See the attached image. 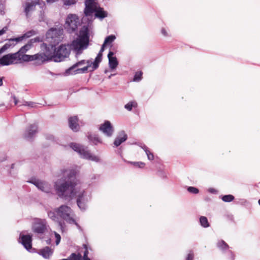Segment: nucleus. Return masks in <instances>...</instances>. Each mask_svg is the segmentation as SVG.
Wrapping results in <instances>:
<instances>
[{
	"label": "nucleus",
	"instance_id": "30",
	"mask_svg": "<svg viewBox=\"0 0 260 260\" xmlns=\"http://www.w3.org/2000/svg\"><path fill=\"white\" fill-rule=\"evenodd\" d=\"M200 223L201 225L204 228H207L210 226V224L208 222V219L205 216H202L200 217Z\"/></svg>",
	"mask_w": 260,
	"mask_h": 260
},
{
	"label": "nucleus",
	"instance_id": "43",
	"mask_svg": "<svg viewBox=\"0 0 260 260\" xmlns=\"http://www.w3.org/2000/svg\"><path fill=\"white\" fill-rule=\"evenodd\" d=\"M23 39H24V37L22 35V36L18 37L17 38H11L9 40V42H19L22 41L23 40Z\"/></svg>",
	"mask_w": 260,
	"mask_h": 260
},
{
	"label": "nucleus",
	"instance_id": "62",
	"mask_svg": "<svg viewBox=\"0 0 260 260\" xmlns=\"http://www.w3.org/2000/svg\"><path fill=\"white\" fill-rule=\"evenodd\" d=\"M58 0H46V2L48 3H54L55 2H57Z\"/></svg>",
	"mask_w": 260,
	"mask_h": 260
},
{
	"label": "nucleus",
	"instance_id": "46",
	"mask_svg": "<svg viewBox=\"0 0 260 260\" xmlns=\"http://www.w3.org/2000/svg\"><path fill=\"white\" fill-rule=\"evenodd\" d=\"M40 42H41V39L39 37H37L34 39H31L28 41V42L31 46L32 45L33 43Z\"/></svg>",
	"mask_w": 260,
	"mask_h": 260
},
{
	"label": "nucleus",
	"instance_id": "24",
	"mask_svg": "<svg viewBox=\"0 0 260 260\" xmlns=\"http://www.w3.org/2000/svg\"><path fill=\"white\" fill-rule=\"evenodd\" d=\"M85 8L84 11H86L87 13H91L92 10V8L95 5L98 4L97 0H84Z\"/></svg>",
	"mask_w": 260,
	"mask_h": 260
},
{
	"label": "nucleus",
	"instance_id": "53",
	"mask_svg": "<svg viewBox=\"0 0 260 260\" xmlns=\"http://www.w3.org/2000/svg\"><path fill=\"white\" fill-rule=\"evenodd\" d=\"M208 191L210 193H213V194H216L217 193V190L213 188H210L208 189Z\"/></svg>",
	"mask_w": 260,
	"mask_h": 260
},
{
	"label": "nucleus",
	"instance_id": "29",
	"mask_svg": "<svg viewBox=\"0 0 260 260\" xmlns=\"http://www.w3.org/2000/svg\"><path fill=\"white\" fill-rule=\"evenodd\" d=\"M116 39V37L114 35H111L106 37L103 44L102 46H104L105 48V46L111 44Z\"/></svg>",
	"mask_w": 260,
	"mask_h": 260
},
{
	"label": "nucleus",
	"instance_id": "59",
	"mask_svg": "<svg viewBox=\"0 0 260 260\" xmlns=\"http://www.w3.org/2000/svg\"><path fill=\"white\" fill-rule=\"evenodd\" d=\"M13 98L14 101L15 105H17L18 104V103H19V101H18L17 98L15 96H13Z\"/></svg>",
	"mask_w": 260,
	"mask_h": 260
},
{
	"label": "nucleus",
	"instance_id": "11",
	"mask_svg": "<svg viewBox=\"0 0 260 260\" xmlns=\"http://www.w3.org/2000/svg\"><path fill=\"white\" fill-rule=\"evenodd\" d=\"M89 201L88 197L86 196L84 190L80 192L77 195V204L81 210L84 211L87 208V203Z\"/></svg>",
	"mask_w": 260,
	"mask_h": 260
},
{
	"label": "nucleus",
	"instance_id": "12",
	"mask_svg": "<svg viewBox=\"0 0 260 260\" xmlns=\"http://www.w3.org/2000/svg\"><path fill=\"white\" fill-rule=\"evenodd\" d=\"M99 130L108 137H111L114 131L113 126L108 120H105L103 123L100 125Z\"/></svg>",
	"mask_w": 260,
	"mask_h": 260
},
{
	"label": "nucleus",
	"instance_id": "5",
	"mask_svg": "<svg viewBox=\"0 0 260 260\" xmlns=\"http://www.w3.org/2000/svg\"><path fill=\"white\" fill-rule=\"evenodd\" d=\"M79 24V18L76 15L69 14L66 19L64 28L68 32L72 34L77 31Z\"/></svg>",
	"mask_w": 260,
	"mask_h": 260
},
{
	"label": "nucleus",
	"instance_id": "61",
	"mask_svg": "<svg viewBox=\"0 0 260 260\" xmlns=\"http://www.w3.org/2000/svg\"><path fill=\"white\" fill-rule=\"evenodd\" d=\"M4 77H0V86H2L3 84Z\"/></svg>",
	"mask_w": 260,
	"mask_h": 260
},
{
	"label": "nucleus",
	"instance_id": "57",
	"mask_svg": "<svg viewBox=\"0 0 260 260\" xmlns=\"http://www.w3.org/2000/svg\"><path fill=\"white\" fill-rule=\"evenodd\" d=\"M161 34L164 36H168L167 32V31L166 30V29L165 28H162L161 30Z\"/></svg>",
	"mask_w": 260,
	"mask_h": 260
},
{
	"label": "nucleus",
	"instance_id": "38",
	"mask_svg": "<svg viewBox=\"0 0 260 260\" xmlns=\"http://www.w3.org/2000/svg\"><path fill=\"white\" fill-rule=\"evenodd\" d=\"M187 191L192 194H198L199 192V190L197 187L193 186H189L187 188Z\"/></svg>",
	"mask_w": 260,
	"mask_h": 260
},
{
	"label": "nucleus",
	"instance_id": "9",
	"mask_svg": "<svg viewBox=\"0 0 260 260\" xmlns=\"http://www.w3.org/2000/svg\"><path fill=\"white\" fill-rule=\"evenodd\" d=\"M91 13H87L86 11H84V14L86 16H90L94 13L95 17L101 19H103L106 17L108 15V13L106 11H104L103 8L100 7L98 3L93 6L92 8Z\"/></svg>",
	"mask_w": 260,
	"mask_h": 260
},
{
	"label": "nucleus",
	"instance_id": "33",
	"mask_svg": "<svg viewBox=\"0 0 260 260\" xmlns=\"http://www.w3.org/2000/svg\"><path fill=\"white\" fill-rule=\"evenodd\" d=\"M16 44L14 43H12L11 42H8L6 43L4 45H3L0 48V54L4 52L6 50H7L8 48H9L11 46H14Z\"/></svg>",
	"mask_w": 260,
	"mask_h": 260
},
{
	"label": "nucleus",
	"instance_id": "40",
	"mask_svg": "<svg viewBox=\"0 0 260 260\" xmlns=\"http://www.w3.org/2000/svg\"><path fill=\"white\" fill-rule=\"evenodd\" d=\"M88 69V66H85L83 68H77V70H76L77 72L76 73L78 74H83L87 72Z\"/></svg>",
	"mask_w": 260,
	"mask_h": 260
},
{
	"label": "nucleus",
	"instance_id": "22",
	"mask_svg": "<svg viewBox=\"0 0 260 260\" xmlns=\"http://www.w3.org/2000/svg\"><path fill=\"white\" fill-rule=\"evenodd\" d=\"M104 46H102L99 52L97 54L94 61L93 62L92 71L98 68L100 63L102 61L103 52L104 51Z\"/></svg>",
	"mask_w": 260,
	"mask_h": 260
},
{
	"label": "nucleus",
	"instance_id": "19",
	"mask_svg": "<svg viewBox=\"0 0 260 260\" xmlns=\"http://www.w3.org/2000/svg\"><path fill=\"white\" fill-rule=\"evenodd\" d=\"M127 139V135L123 131H121L114 141V145L117 147Z\"/></svg>",
	"mask_w": 260,
	"mask_h": 260
},
{
	"label": "nucleus",
	"instance_id": "49",
	"mask_svg": "<svg viewBox=\"0 0 260 260\" xmlns=\"http://www.w3.org/2000/svg\"><path fill=\"white\" fill-rule=\"evenodd\" d=\"M194 254L192 251H190L189 253L187 255L186 260H193Z\"/></svg>",
	"mask_w": 260,
	"mask_h": 260
},
{
	"label": "nucleus",
	"instance_id": "1",
	"mask_svg": "<svg viewBox=\"0 0 260 260\" xmlns=\"http://www.w3.org/2000/svg\"><path fill=\"white\" fill-rule=\"evenodd\" d=\"M62 173V177L55 183L54 188L59 198L70 201L76 196L75 187L79 180L76 177L77 172L75 169L63 170Z\"/></svg>",
	"mask_w": 260,
	"mask_h": 260
},
{
	"label": "nucleus",
	"instance_id": "31",
	"mask_svg": "<svg viewBox=\"0 0 260 260\" xmlns=\"http://www.w3.org/2000/svg\"><path fill=\"white\" fill-rule=\"evenodd\" d=\"M138 104L136 101H130L124 105V108L128 111H131L133 107L136 108Z\"/></svg>",
	"mask_w": 260,
	"mask_h": 260
},
{
	"label": "nucleus",
	"instance_id": "56",
	"mask_svg": "<svg viewBox=\"0 0 260 260\" xmlns=\"http://www.w3.org/2000/svg\"><path fill=\"white\" fill-rule=\"evenodd\" d=\"M100 176L99 175H95V174H94V175H93L92 176L91 179L92 180L96 179H98L100 178Z\"/></svg>",
	"mask_w": 260,
	"mask_h": 260
},
{
	"label": "nucleus",
	"instance_id": "15",
	"mask_svg": "<svg viewBox=\"0 0 260 260\" xmlns=\"http://www.w3.org/2000/svg\"><path fill=\"white\" fill-rule=\"evenodd\" d=\"M56 211H49L48 212L47 214L49 218L58 223V226L61 229L62 232H63L65 228V224L63 221L59 220L58 217L56 215Z\"/></svg>",
	"mask_w": 260,
	"mask_h": 260
},
{
	"label": "nucleus",
	"instance_id": "47",
	"mask_svg": "<svg viewBox=\"0 0 260 260\" xmlns=\"http://www.w3.org/2000/svg\"><path fill=\"white\" fill-rule=\"evenodd\" d=\"M86 63V60L83 59V60L77 61L76 63H75V65L76 68H78L80 67L85 64Z\"/></svg>",
	"mask_w": 260,
	"mask_h": 260
},
{
	"label": "nucleus",
	"instance_id": "23",
	"mask_svg": "<svg viewBox=\"0 0 260 260\" xmlns=\"http://www.w3.org/2000/svg\"><path fill=\"white\" fill-rule=\"evenodd\" d=\"M53 250L48 246H46L39 250L38 253L45 258H49L53 254Z\"/></svg>",
	"mask_w": 260,
	"mask_h": 260
},
{
	"label": "nucleus",
	"instance_id": "35",
	"mask_svg": "<svg viewBox=\"0 0 260 260\" xmlns=\"http://www.w3.org/2000/svg\"><path fill=\"white\" fill-rule=\"evenodd\" d=\"M142 72L141 71L136 72L133 78V81L139 82L142 80Z\"/></svg>",
	"mask_w": 260,
	"mask_h": 260
},
{
	"label": "nucleus",
	"instance_id": "13",
	"mask_svg": "<svg viewBox=\"0 0 260 260\" xmlns=\"http://www.w3.org/2000/svg\"><path fill=\"white\" fill-rule=\"evenodd\" d=\"M20 242L27 250L30 251L32 248V236L30 235H20Z\"/></svg>",
	"mask_w": 260,
	"mask_h": 260
},
{
	"label": "nucleus",
	"instance_id": "37",
	"mask_svg": "<svg viewBox=\"0 0 260 260\" xmlns=\"http://www.w3.org/2000/svg\"><path fill=\"white\" fill-rule=\"evenodd\" d=\"M68 258L70 260H82V256L79 254H77L75 253H73Z\"/></svg>",
	"mask_w": 260,
	"mask_h": 260
},
{
	"label": "nucleus",
	"instance_id": "20",
	"mask_svg": "<svg viewBox=\"0 0 260 260\" xmlns=\"http://www.w3.org/2000/svg\"><path fill=\"white\" fill-rule=\"evenodd\" d=\"M114 54V52L111 51L108 54L109 68L112 70L115 69L118 64L117 59L116 56H113Z\"/></svg>",
	"mask_w": 260,
	"mask_h": 260
},
{
	"label": "nucleus",
	"instance_id": "10",
	"mask_svg": "<svg viewBox=\"0 0 260 260\" xmlns=\"http://www.w3.org/2000/svg\"><path fill=\"white\" fill-rule=\"evenodd\" d=\"M38 124L34 123L30 124L25 129L24 138L27 141H31L38 133Z\"/></svg>",
	"mask_w": 260,
	"mask_h": 260
},
{
	"label": "nucleus",
	"instance_id": "34",
	"mask_svg": "<svg viewBox=\"0 0 260 260\" xmlns=\"http://www.w3.org/2000/svg\"><path fill=\"white\" fill-rule=\"evenodd\" d=\"M221 199L224 202H231L234 200L235 197L232 194H226L221 196Z\"/></svg>",
	"mask_w": 260,
	"mask_h": 260
},
{
	"label": "nucleus",
	"instance_id": "3",
	"mask_svg": "<svg viewBox=\"0 0 260 260\" xmlns=\"http://www.w3.org/2000/svg\"><path fill=\"white\" fill-rule=\"evenodd\" d=\"M70 147L75 151L78 152L81 155V157L83 158L95 162H99L100 160L98 156L92 155L87 150V148H85L82 145L75 143H71L70 144Z\"/></svg>",
	"mask_w": 260,
	"mask_h": 260
},
{
	"label": "nucleus",
	"instance_id": "27",
	"mask_svg": "<svg viewBox=\"0 0 260 260\" xmlns=\"http://www.w3.org/2000/svg\"><path fill=\"white\" fill-rule=\"evenodd\" d=\"M77 70V68L76 67L75 64H74L73 66L67 69L64 73V76H69L71 75H76L78 74L76 70Z\"/></svg>",
	"mask_w": 260,
	"mask_h": 260
},
{
	"label": "nucleus",
	"instance_id": "36",
	"mask_svg": "<svg viewBox=\"0 0 260 260\" xmlns=\"http://www.w3.org/2000/svg\"><path fill=\"white\" fill-rule=\"evenodd\" d=\"M223 253L226 254V256L229 259H230V260H234L235 259V255L234 252L230 249L226 250L225 253Z\"/></svg>",
	"mask_w": 260,
	"mask_h": 260
},
{
	"label": "nucleus",
	"instance_id": "64",
	"mask_svg": "<svg viewBox=\"0 0 260 260\" xmlns=\"http://www.w3.org/2000/svg\"><path fill=\"white\" fill-rule=\"evenodd\" d=\"M14 166H15V164H12V165H11V168H12V169H13V168H14Z\"/></svg>",
	"mask_w": 260,
	"mask_h": 260
},
{
	"label": "nucleus",
	"instance_id": "58",
	"mask_svg": "<svg viewBox=\"0 0 260 260\" xmlns=\"http://www.w3.org/2000/svg\"><path fill=\"white\" fill-rule=\"evenodd\" d=\"M72 223L75 224L79 230H82L81 227L79 225V224L75 220V222H73Z\"/></svg>",
	"mask_w": 260,
	"mask_h": 260
},
{
	"label": "nucleus",
	"instance_id": "45",
	"mask_svg": "<svg viewBox=\"0 0 260 260\" xmlns=\"http://www.w3.org/2000/svg\"><path fill=\"white\" fill-rule=\"evenodd\" d=\"M147 156V158L150 160H152L154 159V155L152 153H151L149 149L145 151Z\"/></svg>",
	"mask_w": 260,
	"mask_h": 260
},
{
	"label": "nucleus",
	"instance_id": "50",
	"mask_svg": "<svg viewBox=\"0 0 260 260\" xmlns=\"http://www.w3.org/2000/svg\"><path fill=\"white\" fill-rule=\"evenodd\" d=\"M22 105L24 106H27L28 107H34L35 103L32 102H24V103H23Z\"/></svg>",
	"mask_w": 260,
	"mask_h": 260
},
{
	"label": "nucleus",
	"instance_id": "17",
	"mask_svg": "<svg viewBox=\"0 0 260 260\" xmlns=\"http://www.w3.org/2000/svg\"><path fill=\"white\" fill-rule=\"evenodd\" d=\"M77 116H71L68 119L69 126L74 132H78L80 128Z\"/></svg>",
	"mask_w": 260,
	"mask_h": 260
},
{
	"label": "nucleus",
	"instance_id": "28",
	"mask_svg": "<svg viewBox=\"0 0 260 260\" xmlns=\"http://www.w3.org/2000/svg\"><path fill=\"white\" fill-rule=\"evenodd\" d=\"M39 58L38 54L34 55L23 54L22 56L21 59L24 61H30L37 60Z\"/></svg>",
	"mask_w": 260,
	"mask_h": 260
},
{
	"label": "nucleus",
	"instance_id": "2",
	"mask_svg": "<svg viewBox=\"0 0 260 260\" xmlns=\"http://www.w3.org/2000/svg\"><path fill=\"white\" fill-rule=\"evenodd\" d=\"M71 50V48L69 44H61L57 48H54L52 54H48L46 51V56L48 59L54 62H61L69 56Z\"/></svg>",
	"mask_w": 260,
	"mask_h": 260
},
{
	"label": "nucleus",
	"instance_id": "6",
	"mask_svg": "<svg viewBox=\"0 0 260 260\" xmlns=\"http://www.w3.org/2000/svg\"><path fill=\"white\" fill-rule=\"evenodd\" d=\"M56 212L58 216H60L68 223L72 224L75 222V219L71 216L72 209L66 205H61L56 209Z\"/></svg>",
	"mask_w": 260,
	"mask_h": 260
},
{
	"label": "nucleus",
	"instance_id": "25",
	"mask_svg": "<svg viewBox=\"0 0 260 260\" xmlns=\"http://www.w3.org/2000/svg\"><path fill=\"white\" fill-rule=\"evenodd\" d=\"M216 246L223 253H225L226 250L230 249L229 245L223 240H219L216 244Z\"/></svg>",
	"mask_w": 260,
	"mask_h": 260
},
{
	"label": "nucleus",
	"instance_id": "60",
	"mask_svg": "<svg viewBox=\"0 0 260 260\" xmlns=\"http://www.w3.org/2000/svg\"><path fill=\"white\" fill-rule=\"evenodd\" d=\"M46 243L48 245H50L51 244V239L49 238L46 240Z\"/></svg>",
	"mask_w": 260,
	"mask_h": 260
},
{
	"label": "nucleus",
	"instance_id": "54",
	"mask_svg": "<svg viewBox=\"0 0 260 260\" xmlns=\"http://www.w3.org/2000/svg\"><path fill=\"white\" fill-rule=\"evenodd\" d=\"M46 138L47 139L51 140V141H54V137L52 135H47L46 136Z\"/></svg>",
	"mask_w": 260,
	"mask_h": 260
},
{
	"label": "nucleus",
	"instance_id": "55",
	"mask_svg": "<svg viewBox=\"0 0 260 260\" xmlns=\"http://www.w3.org/2000/svg\"><path fill=\"white\" fill-rule=\"evenodd\" d=\"M86 64H87L86 66H88V68H89L91 66V65L93 66V62H91L90 60H86Z\"/></svg>",
	"mask_w": 260,
	"mask_h": 260
},
{
	"label": "nucleus",
	"instance_id": "8",
	"mask_svg": "<svg viewBox=\"0 0 260 260\" xmlns=\"http://www.w3.org/2000/svg\"><path fill=\"white\" fill-rule=\"evenodd\" d=\"M27 182L34 184L39 189L44 192L50 193L51 191L50 184L45 181H41L35 178H32Z\"/></svg>",
	"mask_w": 260,
	"mask_h": 260
},
{
	"label": "nucleus",
	"instance_id": "4",
	"mask_svg": "<svg viewBox=\"0 0 260 260\" xmlns=\"http://www.w3.org/2000/svg\"><path fill=\"white\" fill-rule=\"evenodd\" d=\"M49 226L45 219L35 218L32 225V232L38 235H42L47 231Z\"/></svg>",
	"mask_w": 260,
	"mask_h": 260
},
{
	"label": "nucleus",
	"instance_id": "44",
	"mask_svg": "<svg viewBox=\"0 0 260 260\" xmlns=\"http://www.w3.org/2000/svg\"><path fill=\"white\" fill-rule=\"evenodd\" d=\"M53 233L54 234V236H55V239H56V241H55L56 245H58L59 244V243H60V242L61 236H60V235L59 234H58L57 233H56L55 231L53 232Z\"/></svg>",
	"mask_w": 260,
	"mask_h": 260
},
{
	"label": "nucleus",
	"instance_id": "41",
	"mask_svg": "<svg viewBox=\"0 0 260 260\" xmlns=\"http://www.w3.org/2000/svg\"><path fill=\"white\" fill-rule=\"evenodd\" d=\"M129 163L133 164L134 166L140 168H143L145 166V163L139 161V162H128Z\"/></svg>",
	"mask_w": 260,
	"mask_h": 260
},
{
	"label": "nucleus",
	"instance_id": "14",
	"mask_svg": "<svg viewBox=\"0 0 260 260\" xmlns=\"http://www.w3.org/2000/svg\"><path fill=\"white\" fill-rule=\"evenodd\" d=\"M16 54L10 53L3 56L0 58V64L5 66L12 64L17 57Z\"/></svg>",
	"mask_w": 260,
	"mask_h": 260
},
{
	"label": "nucleus",
	"instance_id": "52",
	"mask_svg": "<svg viewBox=\"0 0 260 260\" xmlns=\"http://www.w3.org/2000/svg\"><path fill=\"white\" fill-rule=\"evenodd\" d=\"M83 247L85 248V250L83 253V256H88V250L87 248V246L86 244H83Z\"/></svg>",
	"mask_w": 260,
	"mask_h": 260
},
{
	"label": "nucleus",
	"instance_id": "21",
	"mask_svg": "<svg viewBox=\"0 0 260 260\" xmlns=\"http://www.w3.org/2000/svg\"><path fill=\"white\" fill-rule=\"evenodd\" d=\"M39 3V0H32L31 2H27L24 8V13L26 17H28L29 13L35 10L36 5Z\"/></svg>",
	"mask_w": 260,
	"mask_h": 260
},
{
	"label": "nucleus",
	"instance_id": "32",
	"mask_svg": "<svg viewBox=\"0 0 260 260\" xmlns=\"http://www.w3.org/2000/svg\"><path fill=\"white\" fill-rule=\"evenodd\" d=\"M31 45L28 42L26 44L22 46L18 51L17 53L22 54L23 55L26 53L30 48Z\"/></svg>",
	"mask_w": 260,
	"mask_h": 260
},
{
	"label": "nucleus",
	"instance_id": "42",
	"mask_svg": "<svg viewBox=\"0 0 260 260\" xmlns=\"http://www.w3.org/2000/svg\"><path fill=\"white\" fill-rule=\"evenodd\" d=\"M63 4L67 6H71L75 4L78 0H63Z\"/></svg>",
	"mask_w": 260,
	"mask_h": 260
},
{
	"label": "nucleus",
	"instance_id": "7",
	"mask_svg": "<svg viewBox=\"0 0 260 260\" xmlns=\"http://www.w3.org/2000/svg\"><path fill=\"white\" fill-rule=\"evenodd\" d=\"M89 43L77 38L70 44L71 50L74 51L76 57H78V55H80L83 50L86 49Z\"/></svg>",
	"mask_w": 260,
	"mask_h": 260
},
{
	"label": "nucleus",
	"instance_id": "48",
	"mask_svg": "<svg viewBox=\"0 0 260 260\" xmlns=\"http://www.w3.org/2000/svg\"><path fill=\"white\" fill-rule=\"evenodd\" d=\"M135 144L137 145L139 147H140L142 149L144 150V151H146L148 149V148L143 143H136Z\"/></svg>",
	"mask_w": 260,
	"mask_h": 260
},
{
	"label": "nucleus",
	"instance_id": "51",
	"mask_svg": "<svg viewBox=\"0 0 260 260\" xmlns=\"http://www.w3.org/2000/svg\"><path fill=\"white\" fill-rule=\"evenodd\" d=\"M8 30V26L4 27L1 30H0V36L4 35Z\"/></svg>",
	"mask_w": 260,
	"mask_h": 260
},
{
	"label": "nucleus",
	"instance_id": "16",
	"mask_svg": "<svg viewBox=\"0 0 260 260\" xmlns=\"http://www.w3.org/2000/svg\"><path fill=\"white\" fill-rule=\"evenodd\" d=\"M77 38L81 39L84 42L89 43V30L87 25H84L79 31V34Z\"/></svg>",
	"mask_w": 260,
	"mask_h": 260
},
{
	"label": "nucleus",
	"instance_id": "39",
	"mask_svg": "<svg viewBox=\"0 0 260 260\" xmlns=\"http://www.w3.org/2000/svg\"><path fill=\"white\" fill-rule=\"evenodd\" d=\"M37 34V32L34 30H30L25 32L23 36L24 38H28Z\"/></svg>",
	"mask_w": 260,
	"mask_h": 260
},
{
	"label": "nucleus",
	"instance_id": "63",
	"mask_svg": "<svg viewBox=\"0 0 260 260\" xmlns=\"http://www.w3.org/2000/svg\"><path fill=\"white\" fill-rule=\"evenodd\" d=\"M83 260H91L88 256H83Z\"/></svg>",
	"mask_w": 260,
	"mask_h": 260
},
{
	"label": "nucleus",
	"instance_id": "18",
	"mask_svg": "<svg viewBox=\"0 0 260 260\" xmlns=\"http://www.w3.org/2000/svg\"><path fill=\"white\" fill-rule=\"evenodd\" d=\"M62 30L61 29L52 27L50 28L46 32V37L47 38H51L56 40V38H59L62 34Z\"/></svg>",
	"mask_w": 260,
	"mask_h": 260
},
{
	"label": "nucleus",
	"instance_id": "26",
	"mask_svg": "<svg viewBox=\"0 0 260 260\" xmlns=\"http://www.w3.org/2000/svg\"><path fill=\"white\" fill-rule=\"evenodd\" d=\"M88 140L92 142L94 145H97L98 143H102V141L97 134H89L88 135Z\"/></svg>",
	"mask_w": 260,
	"mask_h": 260
}]
</instances>
